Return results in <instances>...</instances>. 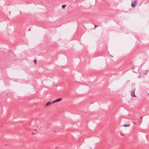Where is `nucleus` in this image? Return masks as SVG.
Listing matches in <instances>:
<instances>
[{
  "instance_id": "nucleus-1",
  "label": "nucleus",
  "mask_w": 149,
  "mask_h": 149,
  "mask_svg": "<svg viewBox=\"0 0 149 149\" xmlns=\"http://www.w3.org/2000/svg\"><path fill=\"white\" fill-rule=\"evenodd\" d=\"M135 89H133L131 93V95L132 97H136L135 94Z\"/></svg>"
},
{
  "instance_id": "nucleus-2",
  "label": "nucleus",
  "mask_w": 149,
  "mask_h": 149,
  "mask_svg": "<svg viewBox=\"0 0 149 149\" xmlns=\"http://www.w3.org/2000/svg\"><path fill=\"white\" fill-rule=\"evenodd\" d=\"M62 98H58L52 102V103H54L56 102H59L62 100Z\"/></svg>"
},
{
  "instance_id": "nucleus-3",
  "label": "nucleus",
  "mask_w": 149,
  "mask_h": 149,
  "mask_svg": "<svg viewBox=\"0 0 149 149\" xmlns=\"http://www.w3.org/2000/svg\"><path fill=\"white\" fill-rule=\"evenodd\" d=\"M136 0H135L133 1V2H132L131 4V6L133 7L134 8L135 7V3L136 2Z\"/></svg>"
},
{
  "instance_id": "nucleus-4",
  "label": "nucleus",
  "mask_w": 149,
  "mask_h": 149,
  "mask_svg": "<svg viewBox=\"0 0 149 149\" xmlns=\"http://www.w3.org/2000/svg\"><path fill=\"white\" fill-rule=\"evenodd\" d=\"M52 104H53V103H52V102H49L46 104L45 105V107H46L48 106H49Z\"/></svg>"
},
{
  "instance_id": "nucleus-5",
  "label": "nucleus",
  "mask_w": 149,
  "mask_h": 149,
  "mask_svg": "<svg viewBox=\"0 0 149 149\" xmlns=\"http://www.w3.org/2000/svg\"><path fill=\"white\" fill-rule=\"evenodd\" d=\"M130 126V125H124L123 126L124 127H128Z\"/></svg>"
},
{
  "instance_id": "nucleus-6",
  "label": "nucleus",
  "mask_w": 149,
  "mask_h": 149,
  "mask_svg": "<svg viewBox=\"0 0 149 149\" xmlns=\"http://www.w3.org/2000/svg\"><path fill=\"white\" fill-rule=\"evenodd\" d=\"M66 5H63L62 6V7L64 9L65 8Z\"/></svg>"
},
{
  "instance_id": "nucleus-7",
  "label": "nucleus",
  "mask_w": 149,
  "mask_h": 149,
  "mask_svg": "<svg viewBox=\"0 0 149 149\" xmlns=\"http://www.w3.org/2000/svg\"><path fill=\"white\" fill-rule=\"evenodd\" d=\"M33 62H34V63L35 64H36V60L35 59H34V61H33Z\"/></svg>"
},
{
  "instance_id": "nucleus-8",
  "label": "nucleus",
  "mask_w": 149,
  "mask_h": 149,
  "mask_svg": "<svg viewBox=\"0 0 149 149\" xmlns=\"http://www.w3.org/2000/svg\"><path fill=\"white\" fill-rule=\"evenodd\" d=\"M85 149H91V148L90 147H88L86 148Z\"/></svg>"
},
{
  "instance_id": "nucleus-9",
  "label": "nucleus",
  "mask_w": 149,
  "mask_h": 149,
  "mask_svg": "<svg viewBox=\"0 0 149 149\" xmlns=\"http://www.w3.org/2000/svg\"><path fill=\"white\" fill-rule=\"evenodd\" d=\"M97 27V26H96V25H95V27Z\"/></svg>"
},
{
  "instance_id": "nucleus-10",
  "label": "nucleus",
  "mask_w": 149,
  "mask_h": 149,
  "mask_svg": "<svg viewBox=\"0 0 149 149\" xmlns=\"http://www.w3.org/2000/svg\"><path fill=\"white\" fill-rule=\"evenodd\" d=\"M148 96L149 97V93H148Z\"/></svg>"
},
{
  "instance_id": "nucleus-11",
  "label": "nucleus",
  "mask_w": 149,
  "mask_h": 149,
  "mask_svg": "<svg viewBox=\"0 0 149 149\" xmlns=\"http://www.w3.org/2000/svg\"><path fill=\"white\" fill-rule=\"evenodd\" d=\"M148 71V70H147V71H146V73H147Z\"/></svg>"
},
{
  "instance_id": "nucleus-12",
  "label": "nucleus",
  "mask_w": 149,
  "mask_h": 149,
  "mask_svg": "<svg viewBox=\"0 0 149 149\" xmlns=\"http://www.w3.org/2000/svg\"><path fill=\"white\" fill-rule=\"evenodd\" d=\"M141 118H142V117H141Z\"/></svg>"
}]
</instances>
